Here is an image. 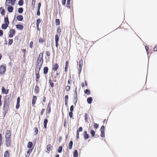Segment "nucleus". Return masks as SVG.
<instances>
[{
    "label": "nucleus",
    "mask_w": 157,
    "mask_h": 157,
    "mask_svg": "<svg viewBox=\"0 0 157 157\" xmlns=\"http://www.w3.org/2000/svg\"><path fill=\"white\" fill-rule=\"evenodd\" d=\"M11 99L9 97L6 96L4 100L3 107V109H8L10 104Z\"/></svg>",
    "instance_id": "obj_1"
},
{
    "label": "nucleus",
    "mask_w": 157,
    "mask_h": 157,
    "mask_svg": "<svg viewBox=\"0 0 157 157\" xmlns=\"http://www.w3.org/2000/svg\"><path fill=\"white\" fill-rule=\"evenodd\" d=\"M44 52L40 53L39 55L38 58L37 60L36 64L37 65H39V66L42 67L43 63V55Z\"/></svg>",
    "instance_id": "obj_2"
},
{
    "label": "nucleus",
    "mask_w": 157,
    "mask_h": 157,
    "mask_svg": "<svg viewBox=\"0 0 157 157\" xmlns=\"http://www.w3.org/2000/svg\"><path fill=\"white\" fill-rule=\"evenodd\" d=\"M6 71V67L5 65L0 66V74H3Z\"/></svg>",
    "instance_id": "obj_3"
},
{
    "label": "nucleus",
    "mask_w": 157,
    "mask_h": 157,
    "mask_svg": "<svg viewBox=\"0 0 157 157\" xmlns=\"http://www.w3.org/2000/svg\"><path fill=\"white\" fill-rule=\"evenodd\" d=\"M9 33L10 34L9 36V37L10 38H12L15 33V29H10Z\"/></svg>",
    "instance_id": "obj_4"
},
{
    "label": "nucleus",
    "mask_w": 157,
    "mask_h": 157,
    "mask_svg": "<svg viewBox=\"0 0 157 157\" xmlns=\"http://www.w3.org/2000/svg\"><path fill=\"white\" fill-rule=\"evenodd\" d=\"M11 132L10 130H7L6 132V139H10Z\"/></svg>",
    "instance_id": "obj_5"
},
{
    "label": "nucleus",
    "mask_w": 157,
    "mask_h": 157,
    "mask_svg": "<svg viewBox=\"0 0 157 157\" xmlns=\"http://www.w3.org/2000/svg\"><path fill=\"white\" fill-rule=\"evenodd\" d=\"M36 74V82H38L39 81V78H40L39 71H36V72H35Z\"/></svg>",
    "instance_id": "obj_6"
},
{
    "label": "nucleus",
    "mask_w": 157,
    "mask_h": 157,
    "mask_svg": "<svg viewBox=\"0 0 157 157\" xmlns=\"http://www.w3.org/2000/svg\"><path fill=\"white\" fill-rule=\"evenodd\" d=\"M16 28L17 29L20 30H22L24 28L23 26L20 24H18L16 25Z\"/></svg>",
    "instance_id": "obj_7"
},
{
    "label": "nucleus",
    "mask_w": 157,
    "mask_h": 157,
    "mask_svg": "<svg viewBox=\"0 0 157 157\" xmlns=\"http://www.w3.org/2000/svg\"><path fill=\"white\" fill-rule=\"evenodd\" d=\"M2 93L3 94H8L9 90L8 89L6 90L5 87L4 86H3L2 87Z\"/></svg>",
    "instance_id": "obj_8"
},
{
    "label": "nucleus",
    "mask_w": 157,
    "mask_h": 157,
    "mask_svg": "<svg viewBox=\"0 0 157 157\" xmlns=\"http://www.w3.org/2000/svg\"><path fill=\"white\" fill-rule=\"evenodd\" d=\"M10 143L11 141L10 139H6L5 144L7 147H8L10 146Z\"/></svg>",
    "instance_id": "obj_9"
},
{
    "label": "nucleus",
    "mask_w": 157,
    "mask_h": 157,
    "mask_svg": "<svg viewBox=\"0 0 157 157\" xmlns=\"http://www.w3.org/2000/svg\"><path fill=\"white\" fill-rule=\"evenodd\" d=\"M13 7L10 5H9L7 8V10L9 13L12 12L13 10Z\"/></svg>",
    "instance_id": "obj_10"
},
{
    "label": "nucleus",
    "mask_w": 157,
    "mask_h": 157,
    "mask_svg": "<svg viewBox=\"0 0 157 157\" xmlns=\"http://www.w3.org/2000/svg\"><path fill=\"white\" fill-rule=\"evenodd\" d=\"M83 136L85 140H87L89 138V135L87 134V132L86 131H84Z\"/></svg>",
    "instance_id": "obj_11"
},
{
    "label": "nucleus",
    "mask_w": 157,
    "mask_h": 157,
    "mask_svg": "<svg viewBox=\"0 0 157 157\" xmlns=\"http://www.w3.org/2000/svg\"><path fill=\"white\" fill-rule=\"evenodd\" d=\"M58 67L59 65L57 63H56L54 65L52 66V70L54 71H56L58 69Z\"/></svg>",
    "instance_id": "obj_12"
},
{
    "label": "nucleus",
    "mask_w": 157,
    "mask_h": 157,
    "mask_svg": "<svg viewBox=\"0 0 157 157\" xmlns=\"http://www.w3.org/2000/svg\"><path fill=\"white\" fill-rule=\"evenodd\" d=\"M4 22L5 24H7L8 25L9 24L10 22L9 20V18L7 15L5 17L4 19Z\"/></svg>",
    "instance_id": "obj_13"
},
{
    "label": "nucleus",
    "mask_w": 157,
    "mask_h": 157,
    "mask_svg": "<svg viewBox=\"0 0 157 157\" xmlns=\"http://www.w3.org/2000/svg\"><path fill=\"white\" fill-rule=\"evenodd\" d=\"M17 19L18 21H21L23 20V17L21 15H18L17 16Z\"/></svg>",
    "instance_id": "obj_14"
},
{
    "label": "nucleus",
    "mask_w": 157,
    "mask_h": 157,
    "mask_svg": "<svg viewBox=\"0 0 157 157\" xmlns=\"http://www.w3.org/2000/svg\"><path fill=\"white\" fill-rule=\"evenodd\" d=\"M9 25L6 24L5 23L3 24L1 26V28L3 29H6L8 26Z\"/></svg>",
    "instance_id": "obj_15"
},
{
    "label": "nucleus",
    "mask_w": 157,
    "mask_h": 157,
    "mask_svg": "<svg viewBox=\"0 0 157 157\" xmlns=\"http://www.w3.org/2000/svg\"><path fill=\"white\" fill-rule=\"evenodd\" d=\"M0 13L2 16H4L5 14V10L2 7H1L0 8Z\"/></svg>",
    "instance_id": "obj_16"
},
{
    "label": "nucleus",
    "mask_w": 157,
    "mask_h": 157,
    "mask_svg": "<svg viewBox=\"0 0 157 157\" xmlns=\"http://www.w3.org/2000/svg\"><path fill=\"white\" fill-rule=\"evenodd\" d=\"M48 70V67H45L43 69V73L44 75H46L47 74Z\"/></svg>",
    "instance_id": "obj_17"
},
{
    "label": "nucleus",
    "mask_w": 157,
    "mask_h": 157,
    "mask_svg": "<svg viewBox=\"0 0 157 157\" xmlns=\"http://www.w3.org/2000/svg\"><path fill=\"white\" fill-rule=\"evenodd\" d=\"M93 100V98L92 97H89L87 98V101L88 104H91Z\"/></svg>",
    "instance_id": "obj_18"
},
{
    "label": "nucleus",
    "mask_w": 157,
    "mask_h": 157,
    "mask_svg": "<svg viewBox=\"0 0 157 157\" xmlns=\"http://www.w3.org/2000/svg\"><path fill=\"white\" fill-rule=\"evenodd\" d=\"M36 97L35 96H33L32 100V104L34 105L36 102Z\"/></svg>",
    "instance_id": "obj_19"
},
{
    "label": "nucleus",
    "mask_w": 157,
    "mask_h": 157,
    "mask_svg": "<svg viewBox=\"0 0 157 157\" xmlns=\"http://www.w3.org/2000/svg\"><path fill=\"white\" fill-rule=\"evenodd\" d=\"M39 87L38 86L37 84L36 83L34 88V92L35 93H37L39 92Z\"/></svg>",
    "instance_id": "obj_20"
},
{
    "label": "nucleus",
    "mask_w": 157,
    "mask_h": 157,
    "mask_svg": "<svg viewBox=\"0 0 157 157\" xmlns=\"http://www.w3.org/2000/svg\"><path fill=\"white\" fill-rule=\"evenodd\" d=\"M33 146V143L32 142H29L27 144V147L29 148H31Z\"/></svg>",
    "instance_id": "obj_21"
},
{
    "label": "nucleus",
    "mask_w": 157,
    "mask_h": 157,
    "mask_svg": "<svg viewBox=\"0 0 157 157\" xmlns=\"http://www.w3.org/2000/svg\"><path fill=\"white\" fill-rule=\"evenodd\" d=\"M61 29L60 26H59L57 27V33L59 36L61 35Z\"/></svg>",
    "instance_id": "obj_22"
},
{
    "label": "nucleus",
    "mask_w": 157,
    "mask_h": 157,
    "mask_svg": "<svg viewBox=\"0 0 157 157\" xmlns=\"http://www.w3.org/2000/svg\"><path fill=\"white\" fill-rule=\"evenodd\" d=\"M78 153L77 150H75L73 153V156L74 157H78Z\"/></svg>",
    "instance_id": "obj_23"
},
{
    "label": "nucleus",
    "mask_w": 157,
    "mask_h": 157,
    "mask_svg": "<svg viewBox=\"0 0 157 157\" xmlns=\"http://www.w3.org/2000/svg\"><path fill=\"white\" fill-rule=\"evenodd\" d=\"M24 4L23 0H19L18 2V5L20 6H22Z\"/></svg>",
    "instance_id": "obj_24"
},
{
    "label": "nucleus",
    "mask_w": 157,
    "mask_h": 157,
    "mask_svg": "<svg viewBox=\"0 0 157 157\" xmlns=\"http://www.w3.org/2000/svg\"><path fill=\"white\" fill-rule=\"evenodd\" d=\"M73 145V142L72 141H70L69 144V147L70 149H71L72 148V146Z\"/></svg>",
    "instance_id": "obj_25"
},
{
    "label": "nucleus",
    "mask_w": 157,
    "mask_h": 157,
    "mask_svg": "<svg viewBox=\"0 0 157 157\" xmlns=\"http://www.w3.org/2000/svg\"><path fill=\"white\" fill-rule=\"evenodd\" d=\"M4 157H9L10 154L9 153V151H5L4 154Z\"/></svg>",
    "instance_id": "obj_26"
},
{
    "label": "nucleus",
    "mask_w": 157,
    "mask_h": 157,
    "mask_svg": "<svg viewBox=\"0 0 157 157\" xmlns=\"http://www.w3.org/2000/svg\"><path fill=\"white\" fill-rule=\"evenodd\" d=\"M70 2L71 0H67V8H70Z\"/></svg>",
    "instance_id": "obj_27"
},
{
    "label": "nucleus",
    "mask_w": 157,
    "mask_h": 157,
    "mask_svg": "<svg viewBox=\"0 0 157 157\" xmlns=\"http://www.w3.org/2000/svg\"><path fill=\"white\" fill-rule=\"evenodd\" d=\"M55 23L56 25H59L60 24L59 19H56L55 21Z\"/></svg>",
    "instance_id": "obj_28"
},
{
    "label": "nucleus",
    "mask_w": 157,
    "mask_h": 157,
    "mask_svg": "<svg viewBox=\"0 0 157 157\" xmlns=\"http://www.w3.org/2000/svg\"><path fill=\"white\" fill-rule=\"evenodd\" d=\"M4 111L3 113V116L4 117L5 116H6V114L7 113V111H8V109H3Z\"/></svg>",
    "instance_id": "obj_29"
},
{
    "label": "nucleus",
    "mask_w": 157,
    "mask_h": 157,
    "mask_svg": "<svg viewBox=\"0 0 157 157\" xmlns=\"http://www.w3.org/2000/svg\"><path fill=\"white\" fill-rule=\"evenodd\" d=\"M23 11V9L22 7L19 8L18 9V12L19 13H21Z\"/></svg>",
    "instance_id": "obj_30"
},
{
    "label": "nucleus",
    "mask_w": 157,
    "mask_h": 157,
    "mask_svg": "<svg viewBox=\"0 0 157 157\" xmlns=\"http://www.w3.org/2000/svg\"><path fill=\"white\" fill-rule=\"evenodd\" d=\"M42 19L40 18H38L36 20V25H39Z\"/></svg>",
    "instance_id": "obj_31"
},
{
    "label": "nucleus",
    "mask_w": 157,
    "mask_h": 157,
    "mask_svg": "<svg viewBox=\"0 0 157 157\" xmlns=\"http://www.w3.org/2000/svg\"><path fill=\"white\" fill-rule=\"evenodd\" d=\"M84 93L88 95H90V90L87 89L84 90Z\"/></svg>",
    "instance_id": "obj_32"
},
{
    "label": "nucleus",
    "mask_w": 157,
    "mask_h": 157,
    "mask_svg": "<svg viewBox=\"0 0 157 157\" xmlns=\"http://www.w3.org/2000/svg\"><path fill=\"white\" fill-rule=\"evenodd\" d=\"M47 114L48 113V114H49L50 113L51 111V106H47Z\"/></svg>",
    "instance_id": "obj_33"
},
{
    "label": "nucleus",
    "mask_w": 157,
    "mask_h": 157,
    "mask_svg": "<svg viewBox=\"0 0 157 157\" xmlns=\"http://www.w3.org/2000/svg\"><path fill=\"white\" fill-rule=\"evenodd\" d=\"M63 147L62 146L59 147L57 151L59 153H61L62 151Z\"/></svg>",
    "instance_id": "obj_34"
},
{
    "label": "nucleus",
    "mask_w": 157,
    "mask_h": 157,
    "mask_svg": "<svg viewBox=\"0 0 157 157\" xmlns=\"http://www.w3.org/2000/svg\"><path fill=\"white\" fill-rule=\"evenodd\" d=\"M90 134L92 137H94L95 135V132L93 130H91L90 131Z\"/></svg>",
    "instance_id": "obj_35"
},
{
    "label": "nucleus",
    "mask_w": 157,
    "mask_h": 157,
    "mask_svg": "<svg viewBox=\"0 0 157 157\" xmlns=\"http://www.w3.org/2000/svg\"><path fill=\"white\" fill-rule=\"evenodd\" d=\"M51 145L48 144L47 145V149L48 151H50L51 150Z\"/></svg>",
    "instance_id": "obj_36"
},
{
    "label": "nucleus",
    "mask_w": 157,
    "mask_h": 157,
    "mask_svg": "<svg viewBox=\"0 0 157 157\" xmlns=\"http://www.w3.org/2000/svg\"><path fill=\"white\" fill-rule=\"evenodd\" d=\"M83 65L82 61V60H80L79 61V67H82Z\"/></svg>",
    "instance_id": "obj_37"
},
{
    "label": "nucleus",
    "mask_w": 157,
    "mask_h": 157,
    "mask_svg": "<svg viewBox=\"0 0 157 157\" xmlns=\"http://www.w3.org/2000/svg\"><path fill=\"white\" fill-rule=\"evenodd\" d=\"M38 65V67H36V68L35 71V72H36V71H39L41 67L39 66V65Z\"/></svg>",
    "instance_id": "obj_38"
},
{
    "label": "nucleus",
    "mask_w": 157,
    "mask_h": 157,
    "mask_svg": "<svg viewBox=\"0 0 157 157\" xmlns=\"http://www.w3.org/2000/svg\"><path fill=\"white\" fill-rule=\"evenodd\" d=\"M59 40V36L58 35L56 34L55 36V41L58 42Z\"/></svg>",
    "instance_id": "obj_39"
},
{
    "label": "nucleus",
    "mask_w": 157,
    "mask_h": 157,
    "mask_svg": "<svg viewBox=\"0 0 157 157\" xmlns=\"http://www.w3.org/2000/svg\"><path fill=\"white\" fill-rule=\"evenodd\" d=\"M13 40L12 39H10L9 40V42L8 43V45H11L13 43Z\"/></svg>",
    "instance_id": "obj_40"
},
{
    "label": "nucleus",
    "mask_w": 157,
    "mask_h": 157,
    "mask_svg": "<svg viewBox=\"0 0 157 157\" xmlns=\"http://www.w3.org/2000/svg\"><path fill=\"white\" fill-rule=\"evenodd\" d=\"M2 144V135L0 133V146H1Z\"/></svg>",
    "instance_id": "obj_41"
},
{
    "label": "nucleus",
    "mask_w": 157,
    "mask_h": 157,
    "mask_svg": "<svg viewBox=\"0 0 157 157\" xmlns=\"http://www.w3.org/2000/svg\"><path fill=\"white\" fill-rule=\"evenodd\" d=\"M33 130L34 131L35 133V135L37 134L38 132V129L37 127L34 128H33Z\"/></svg>",
    "instance_id": "obj_42"
},
{
    "label": "nucleus",
    "mask_w": 157,
    "mask_h": 157,
    "mask_svg": "<svg viewBox=\"0 0 157 157\" xmlns=\"http://www.w3.org/2000/svg\"><path fill=\"white\" fill-rule=\"evenodd\" d=\"M105 126L104 125H103L101 127L100 129V131H101V132L105 131Z\"/></svg>",
    "instance_id": "obj_43"
},
{
    "label": "nucleus",
    "mask_w": 157,
    "mask_h": 157,
    "mask_svg": "<svg viewBox=\"0 0 157 157\" xmlns=\"http://www.w3.org/2000/svg\"><path fill=\"white\" fill-rule=\"evenodd\" d=\"M49 83L51 87H54V83L53 82H52L51 80L50 79L49 80Z\"/></svg>",
    "instance_id": "obj_44"
},
{
    "label": "nucleus",
    "mask_w": 157,
    "mask_h": 157,
    "mask_svg": "<svg viewBox=\"0 0 157 157\" xmlns=\"http://www.w3.org/2000/svg\"><path fill=\"white\" fill-rule=\"evenodd\" d=\"M94 127L95 128L97 129L99 127L98 124L96 123H94Z\"/></svg>",
    "instance_id": "obj_45"
},
{
    "label": "nucleus",
    "mask_w": 157,
    "mask_h": 157,
    "mask_svg": "<svg viewBox=\"0 0 157 157\" xmlns=\"http://www.w3.org/2000/svg\"><path fill=\"white\" fill-rule=\"evenodd\" d=\"M16 0H11L10 4L11 5L14 6Z\"/></svg>",
    "instance_id": "obj_46"
},
{
    "label": "nucleus",
    "mask_w": 157,
    "mask_h": 157,
    "mask_svg": "<svg viewBox=\"0 0 157 157\" xmlns=\"http://www.w3.org/2000/svg\"><path fill=\"white\" fill-rule=\"evenodd\" d=\"M105 136V131L103 132H101V137H104Z\"/></svg>",
    "instance_id": "obj_47"
},
{
    "label": "nucleus",
    "mask_w": 157,
    "mask_h": 157,
    "mask_svg": "<svg viewBox=\"0 0 157 157\" xmlns=\"http://www.w3.org/2000/svg\"><path fill=\"white\" fill-rule=\"evenodd\" d=\"M69 115L70 118H72L73 117V112L70 111L69 113Z\"/></svg>",
    "instance_id": "obj_48"
},
{
    "label": "nucleus",
    "mask_w": 157,
    "mask_h": 157,
    "mask_svg": "<svg viewBox=\"0 0 157 157\" xmlns=\"http://www.w3.org/2000/svg\"><path fill=\"white\" fill-rule=\"evenodd\" d=\"M84 117L85 120L86 121L88 119V115L87 113H85V114Z\"/></svg>",
    "instance_id": "obj_49"
},
{
    "label": "nucleus",
    "mask_w": 157,
    "mask_h": 157,
    "mask_svg": "<svg viewBox=\"0 0 157 157\" xmlns=\"http://www.w3.org/2000/svg\"><path fill=\"white\" fill-rule=\"evenodd\" d=\"M48 122V120L47 119L45 118L44 119V124H47Z\"/></svg>",
    "instance_id": "obj_50"
},
{
    "label": "nucleus",
    "mask_w": 157,
    "mask_h": 157,
    "mask_svg": "<svg viewBox=\"0 0 157 157\" xmlns=\"http://www.w3.org/2000/svg\"><path fill=\"white\" fill-rule=\"evenodd\" d=\"M41 6V3L40 2L38 3L37 10H40V8Z\"/></svg>",
    "instance_id": "obj_51"
},
{
    "label": "nucleus",
    "mask_w": 157,
    "mask_h": 157,
    "mask_svg": "<svg viewBox=\"0 0 157 157\" xmlns=\"http://www.w3.org/2000/svg\"><path fill=\"white\" fill-rule=\"evenodd\" d=\"M39 42L40 43H42L44 42V40L42 38H40L39 39Z\"/></svg>",
    "instance_id": "obj_52"
},
{
    "label": "nucleus",
    "mask_w": 157,
    "mask_h": 157,
    "mask_svg": "<svg viewBox=\"0 0 157 157\" xmlns=\"http://www.w3.org/2000/svg\"><path fill=\"white\" fill-rule=\"evenodd\" d=\"M33 42L31 41L29 44V47L30 48H32L33 47Z\"/></svg>",
    "instance_id": "obj_53"
},
{
    "label": "nucleus",
    "mask_w": 157,
    "mask_h": 157,
    "mask_svg": "<svg viewBox=\"0 0 157 157\" xmlns=\"http://www.w3.org/2000/svg\"><path fill=\"white\" fill-rule=\"evenodd\" d=\"M19 106H20V103H17L16 106V109H18L19 108Z\"/></svg>",
    "instance_id": "obj_54"
},
{
    "label": "nucleus",
    "mask_w": 157,
    "mask_h": 157,
    "mask_svg": "<svg viewBox=\"0 0 157 157\" xmlns=\"http://www.w3.org/2000/svg\"><path fill=\"white\" fill-rule=\"evenodd\" d=\"M74 106L73 105H72L71 106L70 108V111L73 112L74 110Z\"/></svg>",
    "instance_id": "obj_55"
},
{
    "label": "nucleus",
    "mask_w": 157,
    "mask_h": 157,
    "mask_svg": "<svg viewBox=\"0 0 157 157\" xmlns=\"http://www.w3.org/2000/svg\"><path fill=\"white\" fill-rule=\"evenodd\" d=\"M70 89V86H67L66 88V90L67 91H69Z\"/></svg>",
    "instance_id": "obj_56"
},
{
    "label": "nucleus",
    "mask_w": 157,
    "mask_h": 157,
    "mask_svg": "<svg viewBox=\"0 0 157 157\" xmlns=\"http://www.w3.org/2000/svg\"><path fill=\"white\" fill-rule=\"evenodd\" d=\"M71 82V77L70 76L69 77V79L68 81V83L69 84H70Z\"/></svg>",
    "instance_id": "obj_57"
},
{
    "label": "nucleus",
    "mask_w": 157,
    "mask_h": 157,
    "mask_svg": "<svg viewBox=\"0 0 157 157\" xmlns=\"http://www.w3.org/2000/svg\"><path fill=\"white\" fill-rule=\"evenodd\" d=\"M75 90H74L75 91V96H77V87L76 86H75Z\"/></svg>",
    "instance_id": "obj_58"
},
{
    "label": "nucleus",
    "mask_w": 157,
    "mask_h": 157,
    "mask_svg": "<svg viewBox=\"0 0 157 157\" xmlns=\"http://www.w3.org/2000/svg\"><path fill=\"white\" fill-rule=\"evenodd\" d=\"M66 0H62V3L63 5L64 6L66 3Z\"/></svg>",
    "instance_id": "obj_59"
},
{
    "label": "nucleus",
    "mask_w": 157,
    "mask_h": 157,
    "mask_svg": "<svg viewBox=\"0 0 157 157\" xmlns=\"http://www.w3.org/2000/svg\"><path fill=\"white\" fill-rule=\"evenodd\" d=\"M33 150V148H32V149H29L27 151V153L28 154L30 153Z\"/></svg>",
    "instance_id": "obj_60"
},
{
    "label": "nucleus",
    "mask_w": 157,
    "mask_h": 157,
    "mask_svg": "<svg viewBox=\"0 0 157 157\" xmlns=\"http://www.w3.org/2000/svg\"><path fill=\"white\" fill-rule=\"evenodd\" d=\"M82 130V127H80L77 130L79 132H81Z\"/></svg>",
    "instance_id": "obj_61"
},
{
    "label": "nucleus",
    "mask_w": 157,
    "mask_h": 157,
    "mask_svg": "<svg viewBox=\"0 0 157 157\" xmlns=\"http://www.w3.org/2000/svg\"><path fill=\"white\" fill-rule=\"evenodd\" d=\"M145 49H146V52H147V54H148V49H149L148 47L147 46H145Z\"/></svg>",
    "instance_id": "obj_62"
},
{
    "label": "nucleus",
    "mask_w": 157,
    "mask_h": 157,
    "mask_svg": "<svg viewBox=\"0 0 157 157\" xmlns=\"http://www.w3.org/2000/svg\"><path fill=\"white\" fill-rule=\"evenodd\" d=\"M3 34V31L1 30L0 29V36H2Z\"/></svg>",
    "instance_id": "obj_63"
},
{
    "label": "nucleus",
    "mask_w": 157,
    "mask_h": 157,
    "mask_svg": "<svg viewBox=\"0 0 157 157\" xmlns=\"http://www.w3.org/2000/svg\"><path fill=\"white\" fill-rule=\"evenodd\" d=\"M45 109H42V110H41V112H40V115H42L43 114L44 112L45 111Z\"/></svg>",
    "instance_id": "obj_64"
}]
</instances>
